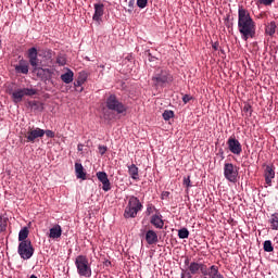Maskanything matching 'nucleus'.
<instances>
[{
    "mask_svg": "<svg viewBox=\"0 0 278 278\" xmlns=\"http://www.w3.org/2000/svg\"><path fill=\"white\" fill-rule=\"evenodd\" d=\"M255 21L251 17V13L243 5L238 9V31L241 34L242 40L255 38Z\"/></svg>",
    "mask_w": 278,
    "mask_h": 278,
    "instance_id": "f257e3e1",
    "label": "nucleus"
},
{
    "mask_svg": "<svg viewBox=\"0 0 278 278\" xmlns=\"http://www.w3.org/2000/svg\"><path fill=\"white\" fill-rule=\"evenodd\" d=\"M142 202L135 195L128 198V203L124 211V218H136L138 212H142Z\"/></svg>",
    "mask_w": 278,
    "mask_h": 278,
    "instance_id": "f03ea898",
    "label": "nucleus"
},
{
    "mask_svg": "<svg viewBox=\"0 0 278 278\" xmlns=\"http://www.w3.org/2000/svg\"><path fill=\"white\" fill-rule=\"evenodd\" d=\"M75 266L77 268L79 277H92V267L90 266V261H88V256H76Z\"/></svg>",
    "mask_w": 278,
    "mask_h": 278,
    "instance_id": "7ed1b4c3",
    "label": "nucleus"
},
{
    "mask_svg": "<svg viewBox=\"0 0 278 278\" xmlns=\"http://www.w3.org/2000/svg\"><path fill=\"white\" fill-rule=\"evenodd\" d=\"M207 265L199 262H191L190 265L186 269H182L180 278H192V275H204Z\"/></svg>",
    "mask_w": 278,
    "mask_h": 278,
    "instance_id": "20e7f679",
    "label": "nucleus"
},
{
    "mask_svg": "<svg viewBox=\"0 0 278 278\" xmlns=\"http://www.w3.org/2000/svg\"><path fill=\"white\" fill-rule=\"evenodd\" d=\"M106 108L116 114H125L127 112V106L118 100L116 94H111L106 98Z\"/></svg>",
    "mask_w": 278,
    "mask_h": 278,
    "instance_id": "39448f33",
    "label": "nucleus"
},
{
    "mask_svg": "<svg viewBox=\"0 0 278 278\" xmlns=\"http://www.w3.org/2000/svg\"><path fill=\"white\" fill-rule=\"evenodd\" d=\"M152 81L154 86L163 87L173 81V75H170V73H168L166 70H157L152 77Z\"/></svg>",
    "mask_w": 278,
    "mask_h": 278,
    "instance_id": "423d86ee",
    "label": "nucleus"
},
{
    "mask_svg": "<svg viewBox=\"0 0 278 278\" xmlns=\"http://www.w3.org/2000/svg\"><path fill=\"white\" fill-rule=\"evenodd\" d=\"M34 245L31 241H23L18 243L17 253L22 260H31L34 257Z\"/></svg>",
    "mask_w": 278,
    "mask_h": 278,
    "instance_id": "0eeeda50",
    "label": "nucleus"
},
{
    "mask_svg": "<svg viewBox=\"0 0 278 278\" xmlns=\"http://www.w3.org/2000/svg\"><path fill=\"white\" fill-rule=\"evenodd\" d=\"M224 177L227 181L236 184L238 181V167L233 163L224 164Z\"/></svg>",
    "mask_w": 278,
    "mask_h": 278,
    "instance_id": "6e6552de",
    "label": "nucleus"
},
{
    "mask_svg": "<svg viewBox=\"0 0 278 278\" xmlns=\"http://www.w3.org/2000/svg\"><path fill=\"white\" fill-rule=\"evenodd\" d=\"M34 75L40 79V81H50L53 77V70L51 68H42V67H35L33 70Z\"/></svg>",
    "mask_w": 278,
    "mask_h": 278,
    "instance_id": "1a4fd4ad",
    "label": "nucleus"
},
{
    "mask_svg": "<svg viewBox=\"0 0 278 278\" xmlns=\"http://www.w3.org/2000/svg\"><path fill=\"white\" fill-rule=\"evenodd\" d=\"M27 142H36L38 138H45V129L42 128H29L25 134Z\"/></svg>",
    "mask_w": 278,
    "mask_h": 278,
    "instance_id": "9d476101",
    "label": "nucleus"
},
{
    "mask_svg": "<svg viewBox=\"0 0 278 278\" xmlns=\"http://www.w3.org/2000/svg\"><path fill=\"white\" fill-rule=\"evenodd\" d=\"M227 144L230 153L233 155H240L242 153V144L236 137H229Z\"/></svg>",
    "mask_w": 278,
    "mask_h": 278,
    "instance_id": "9b49d317",
    "label": "nucleus"
},
{
    "mask_svg": "<svg viewBox=\"0 0 278 278\" xmlns=\"http://www.w3.org/2000/svg\"><path fill=\"white\" fill-rule=\"evenodd\" d=\"M96 177L102 182V190L104 192H110L112 190V184L110 182V178H108V174L105 172H98Z\"/></svg>",
    "mask_w": 278,
    "mask_h": 278,
    "instance_id": "f8f14e48",
    "label": "nucleus"
},
{
    "mask_svg": "<svg viewBox=\"0 0 278 278\" xmlns=\"http://www.w3.org/2000/svg\"><path fill=\"white\" fill-rule=\"evenodd\" d=\"M28 60H29V64L34 68H38V64H40V60L38 59V49H36L35 47L28 49Z\"/></svg>",
    "mask_w": 278,
    "mask_h": 278,
    "instance_id": "ddd939ff",
    "label": "nucleus"
},
{
    "mask_svg": "<svg viewBox=\"0 0 278 278\" xmlns=\"http://www.w3.org/2000/svg\"><path fill=\"white\" fill-rule=\"evenodd\" d=\"M94 13L92 16V21H96V23H101V18L103 17V14H105V5L103 3H96L93 4Z\"/></svg>",
    "mask_w": 278,
    "mask_h": 278,
    "instance_id": "4468645a",
    "label": "nucleus"
},
{
    "mask_svg": "<svg viewBox=\"0 0 278 278\" xmlns=\"http://www.w3.org/2000/svg\"><path fill=\"white\" fill-rule=\"evenodd\" d=\"M204 278H225L223 274L218 270V266L212 265L211 267H206L205 273L203 274Z\"/></svg>",
    "mask_w": 278,
    "mask_h": 278,
    "instance_id": "2eb2a0df",
    "label": "nucleus"
},
{
    "mask_svg": "<svg viewBox=\"0 0 278 278\" xmlns=\"http://www.w3.org/2000/svg\"><path fill=\"white\" fill-rule=\"evenodd\" d=\"M265 184L273 186V179H275V166L266 165L264 170Z\"/></svg>",
    "mask_w": 278,
    "mask_h": 278,
    "instance_id": "dca6fc26",
    "label": "nucleus"
},
{
    "mask_svg": "<svg viewBox=\"0 0 278 278\" xmlns=\"http://www.w3.org/2000/svg\"><path fill=\"white\" fill-rule=\"evenodd\" d=\"M49 238L52 240H58V238H62V226L54 225L52 228H50Z\"/></svg>",
    "mask_w": 278,
    "mask_h": 278,
    "instance_id": "f3484780",
    "label": "nucleus"
},
{
    "mask_svg": "<svg viewBox=\"0 0 278 278\" xmlns=\"http://www.w3.org/2000/svg\"><path fill=\"white\" fill-rule=\"evenodd\" d=\"M151 225H153L156 229H164V220L162 219V215H153L150 219Z\"/></svg>",
    "mask_w": 278,
    "mask_h": 278,
    "instance_id": "a211bd4d",
    "label": "nucleus"
},
{
    "mask_svg": "<svg viewBox=\"0 0 278 278\" xmlns=\"http://www.w3.org/2000/svg\"><path fill=\"white\" fill-rule=\"evenodd\" d=\"M146 242H148V244H157V232L148 230L146 232Z\"/></svg>",
    "mask_w": 278,
    "mask_h": 278,
    "instance_id": "6ab92c4d",
    "label": "nucleus"
},
{
    "mask_svg": "<svg viewBox=\"0 0 278 278\" xmlns=\"http://www.w3.org/2000/svg\"><path fill=\"white\" fill-rule=\"evenodd\" d=\"M75 173L77 179H83V181H85L86 172H84V165H81V163H75Z\"/></svg>",
    "mask_w": 278,
    "mask_h": 278,
    "instance_id": "aec40b11",
    "label": "nucleus"
},
{
    "mask_svg": "<svg viewBox=\"0 0 278 278\" xmlns=\"http://www.w3.org/2000/svg\"><path fill=\"white\" fill-rule=\"evenodd\" d=\"M128 175H130L131 179L138 181L140 179V175L138 174V166L136 164H131L128 166Z\"/></svg>",
    "mask_w": 278,
    "mask_h": 278,
    "instance_id": "412c9836",
    "label": "nucleus"
},
{
    "mask_svg": "<svg viewBox=\"0 0 278 278\" xmlns=\"http://www.w3.org/2000/svg\"><path fill=\"white\" fill-rule=\"evenodd\" d=\"M16 73H22V75H27L29 73V65L25 61H21L18 65L15 66Z\"/></svg>",
    "mask_w": 278,
    "mask_h": 278,
    "instance_id": "4be33fe9",
    "label": "nucleus"
},
{
    "mask_svg": "<svg viewBox=\"0 0 278 278\" xmlns=\"http://www.w3.org/2000/svg\"><path fill=\"white\" fill-rule=\"evenodd\" d=\"M73 77H75V74L73 73V71L67 70L66 73L61 75V80L64 84H73Z\"/></svg>",
    "mask_w": 278,
    "mask_h": 278,
    "instance_id": "5701e85b",
    "label": "nucleus"
},
{
    "mask_svg": "<svg viewBox=\"0 0 278 278\" xmlns=\"http://www.w3.org/2000/svg\"><path fill=\"white\" fill-rule=\"evenodd\" d=\"M11 97L14 103H21V101H23V97L25 96H24L23 89H17L12 92Z\"/></svg>",
    "mask_w": 278,
    "mask_h": 278,
    "instance_id": "b1692460",
    "label": "nucleus"
},
{
    "mask_svg": "<svg viewBox=\"0 0 278 278\" xmlns=\"http://www.w3.org/2000/svg\"><path fill=\"white\" fill-rule=\"evenodd\" d=\"M29 236V229L27 227H24L23 229L20 230L18 232V242H27L30 241L27 239Z\"/></svg>",
    "mask_w": 278,
    "mask_h": 278,
    "instance_id": "393cba45",
    "label": "nucleus"
},
{
    "mask_svg": "<svg viewBox=\"0 0 278 278\" xmlns=\"http://www.w3.org/2000/svg\"><path fill=\"white\" fill-rule=\"evenodd\" d=\"M269 224H270V228L274 231H278V213L271 214V216L269 218Z\"/></svg>",
    "mask_w": 278,
    "mask_h": 278,
    "instance_id": "a878e982",
    "label": "nucleus"
},
{
    "mask_svg": "<svg viewBox=\"0 0 278 278\" xmlns=\"http://www.w3.org/2000/svg\"><path fill=\"white\" fill-rule=\"evenodd\" d=\"M275 31H277V24L275 22H270L265 27V33L267 34V36H275Z\"/></svg>",
    "mask_w": 278,
    "mask_h": 278,
    "instance_id": "bb28decb",
    "label": "nucleus"
},
{
    "mask_svg": "<svg viewBox=\"0 0 278 278\" xmlns=\"http://www.w3.org/2000/svg\"><path fill=\"white\" fill-rule=\"evenodd\" d=\"M8 217L5 215H0V233L7 231L8 229Z\"/></svg>",
    "mask_w": 278,
    "mask_h": 278,
    "instance_id": "cd10ccee",
    "label": "nucleus"
},
{
    "mask_svg": "<svg viewBox=\"0 0 278 278\" xmlns=\"http://www.w3.org/2000/svg\"><path fill=\"white\" fill-rule=\"evenodd\" d=\"M263 249L266 253H273L275 251V248L273 247V241L271 240L264 241Z\"/></svg>",
    "mask_w": 278,
    "mask_h": 278,
    "instance_id": "c85d7f7f",
    "label": "nucleus"
},
{
    "mask_svg": "<svg viewBox=\"0 0 278 278\" xmlns=\"http://www.w3.org/2000/svg\"><path fill=\"white\" fill-rule=\"evenodd\" d=\"M190 236V231L187 230V228H182L178 230V238H180V240H186V238H189Z\"/></svg>",
    "mask_w": 278,
    "mask_h": 278,
    "instance_id": "c756f323",
    "label": "nucleus"
},
{
    "mask_svg": "<svg viewBox=\"0 0 278 278\" xmlns=\"http://www.w3.org/2000/svg\"><path fill=\"white\" fill-rule=\"evenodd\" d=\"M22 91L24 92V97H34L38 92L34 88H23Z\"/></svg>",
    "mask_w": 278,
    "mask_h": 278,
    "instance_id": "7c9ffc66",
    "label": "nucleus"
},
{
    "mask_svg": "<svg viewBox=\"0 0 278 278\" xmlns=\"http://www.w3.org/2000/svg\"><path fill=\"white\" fill-rule=\"evenodd\" d=\"M77 79H79L83 84H86V81L88 80V74L86 73V71L79 72Z\"/></svg>",
    "mask_w": 278,
    "mask_h": 278,
    "instance_id": "2f4dec72",
    "label": "nucleus"
},
{
    "mask_svg": "<svg viewBox=\"0 0 278 278\" xmlns=\"http://www.w3.org/2000/svg\"><path fill=\"white\" fill-rule=\"evenodd\" d=\"M173 116H175V112H173V111H164V113H163L164 121H170V118H173Z\"/></svg>",
    "mask_w": 278,
    "mask_h": 278,
    "instance_id": "473e14b6",
    "label": "nucleus"
},
{
    "mask_svg": "<svg viewBox=\"0 0 278 278\" xmlns=\"http://www.w3.org/2000/svg\"><path fill=\"white\" fill-rule=\"evenodd\" d=\"M43 58H46V60H51L53 58V51L52 50H43Z\"/></svg>",
    "mask_w": 278,
    "mask_h": 278,
    "instance_id": "72a5a7b5",
    "label": "nucleus"
},
{
    "mask_svg": "<svg viewBox=\"0 0 278 278\" xmlns=\"http://www.w3.org/2000/svg\"><path fill=\"white\" fill-rule=\"evenodd\" d=\"M257 3H260V5H273L275 0H257Z\"/></svg>",
    "mask_w": 278,
    "mask_h": 278,
    "instance_id": "f704fd0d",
    "label": "nucleus"
},
{
    "mask_svg": "<svg viewBox=\"0 0 278 278\" xmlns=\"http://www.w3.org/2000/svg\"><path fill=\"white\" fill-rule=\"evenodd\" d=\"M147 3H149V0H137V5L141 10H144V7L147 5Z\"/></svg>",
    "mask_w": 278,
    "mask_h": 278,
    "instance_id": "c9c22d12",
    "label": "nucleus"
},
{
    "mask_svg": "<svg viewBox=\"0 0 278 278\" xmlns=\"http://www.w3.org/2000/svg\"><path fill=\"white\" fill-rule=\"evenodd\" d=\"M182 185L186 186V188H192V184L190 181V176L184 178Z\"/></svg>",
    "mask_w": 278,
    "mask_h": 278,
    "instance_id": "e433bc0d",
    "label": "nucleus"
},
{
    "mask_svg": "<svg viewBox=\"0 0 278 278\" xmlns=\"http://www.w3.org/2000/svg\"><path fill=\"white\" fill-rule=\"evenodd\" d=\"M153 212H155V207L153 206V204H149L147 206V211H146L147 216H151V214H153Z\"/></svg>",
    "mask_w": 278,
    "mask_h": 278,
    "instance_id": "4c0bfd02",
    "label": "nucleus"
},
{
    "mask_svg": "<svg viewBox=\"0 0 278 278\" xmlns=\"http://www.w3.org/2000/svg\"><path fill=\"white\" fill-rule=\"evenodd\" d=\"M56 64L64 66L66 64V59H64V56H58Z\"/></svg>",
    "mask_w": 278,
    "mask_h": 278,
    "instance_id": "58836bf2",
    "label": "nucleus"
},
{
    "mask_svg": "<svg viewBox=\"0 0 278 278\" xmlns=\"http://www.w3.org/2000/svg\"><path fill=\"white\" fill-rule=\"evenodd\" d=\"M99 153L100 155H105V153L108 152V147L105 146H99Z\"/></svg>",
    "mask_w": 278,
    "mask_h": 278,
    "instance_id": "ea45409f",
    "label": "nucleus"
},
{
    "mask_svg": "<svg viewBox=\"0 0 278 278\" xmlns=\"http://www.w3.org/2000/svg\"><path fill=\"white\" fill-rule=\"evenodd\" d=\"M182 101H184L185 104H186V103H190V101H192V96H190V94H185V96L182 97Z\"/></svg>",
    "mask_w": 278,
    "mask_h": 278,
    "instance_id": "a19ab883",
    "label": "nucleus"
},
{
    "mask_svg": "<svg viewBox=\"0 0 278 278\" xmlns=\"http://www.w3.org/2000/svg\"><path fill=\"white\" fill-rule=\"evenodd\" d=\"M47 138H55V132L53 130H45Z\"/></svg>",
    "mask_w": 278,
    "mask_h": 278,
    "instance_id": "79ce46f5",
    "label": "nucleus"
},
{
    "mask_svg": "<svg viewBox=\"0 0 278 278\" xmlns=\"http://www.w3.org/2000/svg\"><path fill=\"white\" fill-rule=\"evenodd\" d=\"M74 86H75V88H79V87L84 86V83H83V81H80V79H79V78H77V80H76V81H74Z\"/></svg>",
    "mask_w": 278,
    "mask_h": 278,
    "instance_id": "37998d69",
    "label": "nucleus"
},
{
    "mask_svg": "<svg viewBox=\"0 0 278 278\" xmlns=\"http://www.w3.org/2000/svg\"><path fill=\"white\" fill-rule=\"evenodd\" d=\"M190 264H191V263H190V258H186V260H185V266H187V268H188V267L190 266Z\"/></svg>",
    "mask_w": 278,
    "mask_h": 278,
    "instance_id": "c03bdc74",
    "label": "nucleus"
},
{
    "mask_svg": "<svg viewBox=\"0 0 278 278\" xmlns=\"http://www.w3.org/2000/svg\"><path fill=\"white\" fill-rule=\"evenodd\" d=\"M250 110H251V105H245V106L243 108V111H244V112H250Z\"/></svg>",
    "mask_w": 278,
    "mask_h": 278,
    "instance_id": "a18cd8bd",
    "label": "nucleus"
},
{
    "mask_svg": "<svg viewBox=\"0 0 278 278\" xmlns=\"http://www.w3.org/2000/svg\"><path fill=\"white\" fill-rule=\"evenodd\" d=\"M128 5L129 8H134V0H129Z\"/></svg>",
    "mask_w": 278,
    "mask_h": 278,
    "instance_id": "49530a36",
    "label": "nucleus"
},
{
    "mask_svg": "<svg viewBox=\"0 0 278 278\" xmlns=\"http://www.w3.org/2000/svg\"><path fill=\"white\" fill-rule=\"evenodd\" d=\"M213 49H214L215 51H218V45H217V43H214V45H213Z\"/></svg>",
    "mask_w": 278,
    "mask_h": 278,
    "instance_id": "de8ad7c7",
    "label": "nucleus"
},
{
    "mask_svg": "<svg viewBox=\"0 0 278 278\" xmlns=\"http://www.w3.org/2000/svg\"><path fill=\"white\" fill-rule=\"evenodd\" d=\"M77 149H78V151H83L84 150V146L83 144H78Z\"/></svg>",
    "mask_w": 278,
    "mask_h": 278,
    "instance_id": "09e8293b",
    "label": "nucleus"
},
{
    "mask_svg": "<svg viewBox=\"0 0 278 278\" xmlns=\"http://www.w3.org/2000/svg\"><path fill=\"white\" fill-rule=\"evenodd\" d=\"M170 193L168 191L163 193V197H168Z\"/></svg>",
    "mask_w": 278,
    "mask_h": 278,
    "instance_id": "8fccbe9b",
    "label": "nucleus"
},
{
    "mask_svg": "<svg viewBox=\"0 0 278 278\" xmlns=\"http://www.w3.org/2000/svg\"><path fill=\"white\" fill-rule=\"evenodd\" d=\"M0 45H1V40H0Z\"/></svg>",
    "mask_w": 278,
    "mask_h": 278,
    "instance_id": "3c124183",
    "label": "nucleus"
}]
</instances>
